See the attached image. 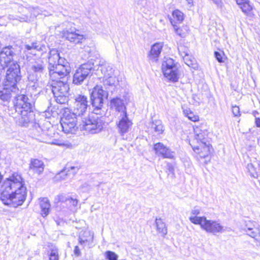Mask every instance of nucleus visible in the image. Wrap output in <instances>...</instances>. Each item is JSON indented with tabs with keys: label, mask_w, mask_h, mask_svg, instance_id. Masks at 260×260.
Listing matches in <instances>:
<instances>
[{
	"label": "nucleus",
	"mask_w": 260,
	"mask_h": 260,
	"mask_svg": "<svg viewBox=\"0 0 260 260\" xmlns=\"http://www.w3.org/2000/svg\"><path fill=\"white\" fill-rule=\"evenodd\" d=\"M82 123L84 129L92 134L101 132L103 128V121L98 116H90L83 119Z\"/></svg>",
	"instance_id": "nucleus-10"
},
{
	"label": "nucleus",
	"mask_w": 260,
	"mask_h": 260,
	"mask_svg": "<svg viewBox=\"0 0 260 260\" xmlns=\"http://www.w3.org/2000/svg\"><path fill=\"white\" fill-rule=\"evenodd\" d=\"M189 219L192 223L195 224L200 225L201 228L203 229V225H204L205 223L206 217L205 216L198 217L197 216H190L189 217Z\"/></svg>",
	"instance_id": "nucleus-37"
},
{
	"label": "nucleus",
	"mask_w": 260,
	"mask_h": 260,
	"mask_svg": "<svg viewBox=\"0 0 260 260\" xmlns=\"http://www.w3.org/2000/svg\"><path fill=\"white\" fill-rule=\"evenodd\" d=\"M232 112L235 116L239 117L241 115L240 108L236 105L232 106Z\"/></svg>",
	"instance_id": "nucleus-45"
},
{
	"label": "nucleus",
	"mask_w": 260,
	"mask_h": 260,
	"mask_svg": "<svg viewBox=\"0 0 260 260\" xmlns=\"http://www.w3.org/2000/svg\"><path fill=\"white\" fill-rule=\"evenodd\" d=\"M248 169H249V171H250V168H253V165L251 164H248L247 166Z\"/></svg>",
	"instance_id": "nucleus-55"
},
{
	"label": "nucleus",
	"mask_w": 260,
	"mask_h": 260,
	"mask_svg": "<svg viewBox=\"0 0 260 260\" xmlns=\"http://www.w3.org/2000/svg\"><path fill=\"white\" fill-rule=\"evenodd\" d=\"M132 121L128 118L127 113L120 114L118 117V121L116 122L118 132L121 136H123L131 129Z\"/></svg>",
	"instance_id": "nucleus-15"
},
{
	"label": "nucleus",
	"mask_w": 260,
	"mask_h": 260,
	"mask_svg": "<svg viewBox=\"0 0 260 260\" xmlns=\"http://www.w3.org/2000/svg\"><path fill=\"white\" fill-rule=\"evenodd\" d=\"M248 0H236L237 5L239 6H241L245 2H247Z\"/></svg>",
	"instance_id": "nucleus-51"
},
{
	"label": "nucleus",
	"mask_w": 260,
	"mask_h": 260,
	"mask_svg": "<svg viewBox=\"0 0 260 260\" xmlns=\"http://www.w3.org/2000/svg\"><path fill=\"white\" fill-rule=\"evenodd\" d=\"M49 260H58V251L57 248L53 246L50 250V253L49 254Z\"/></svg>",
	"instance_id": "nucleus-41"
},
{
	"label": "nucleus",
	"mask_w": 260,
	"mask_h": 260,
	"mask_svg": "<svg viewBox=\"0 0 260 260\" xmlns=\"http://www.w3.org/2000/svg\"><path fill=\"white\" fill-rule=\"evenodd\" d=\"M20 10V12L22 13H24L26 11H28L30 12V16H31V19L41 14V12L38 7H29L27 8L21 7Z\"/></svg>",
	"instance_id": "nucleus-36"
},
{
	"label": "nucleus",
	"mask_w": 260,
	"mask_h": 260,
	"mask_svg": "<svg viewBox=\"0 0 260 260\" xmlns=\"http://www.w3.org/2000/svg\"><path fill=\"white\" fill-rule=\"evenodd\" d=\"M44 162L38 159H31L29 164V170L38 175L41 174L44 170Z\"/></svg>",
	"instance_id": "nucleus-23"
},
{
	"label": "nucleus",
	"mask_w": 260,
	"mask_h": 260,
	"mask_svg": "<svg viewBox=\"0 0 260 260\" xmlns=\"http://www.w3.org/2000/svg\"><path fill=\"white\" fill-rule=\"evenodd\" d=\"M15 49L12 46L4 47L0 52V64L3 69L10 67L14 63L13 58L15 56Z\"/></svg>",
	"instance_id": "nucleus-14"
},
{
	"label": "nucleus",
	"mask_w": 260,
	"mask_h": 260,
	"mask_svg": "<svg viewBox=\"0 0 260 260\" xmlns=\"http://www.w3.org/2000/svg\"><path fill=\"white\" fill-rule=\"evenodd\" d=\"M63 36L71 43L75 44H81L86 39L85 36L77 32L75 28L64 30Z\"/></svg>",
	"instance_id": "nucleus-19"
},
{
	"label": "nucleus",
	"mask_w": 260,
	"mask_h": 260,
	"mask_svg": "<svg viewBox=\"0 0 260 260\" xmlns=\"http://www.w3.org/2000/svg\"><path fill=\"white\" fill-rule=\"evenodd\" d=\"M105 255L108 260H117L118 256L114 252L108 251L105 253Z\"/></svg>",
	"instance_id": "nucleus-44"
},
{
	"label": "nucleus",
	"mask_w": 260,
	"mask_h": 260,
	"mask_svg": "<svg viewBox=\"0 0 260 260\" xmlns=\"http://www.w3.org/2000/svg\"><path fill=\"white\" fill-rule=\"evenodd\" d=\"M242 11V12L248 16H252L254 15L252 10V6L250 4L249 0L247 2H245L241 6L239 7Z\"/></svg>",
	"instance_id": "nucleus-34"
},
{
	"label": "nucleus",
	"mask_w": 260,
	"mask_h": 260,
	"mask_svg": "<svg viewBox=\"0 0 260 260\" xmlns=\"http://www.w3.org/2000/svg\"><path fill=\"white\" fill-rule=\"evenodd\" d=\"M108 96V92L104 90L102 86L96 85L93 88L90 93V99L94 107V113L96 115L103 114L102 109L103 107L104 99H107Z\"/></svg>",
	"instance_id": "nucleus-7"
},
{
	"label": "nucleus",
	"mask_w": 260,
	"mask_h": 260,
	"mask_svg": "<svg viewBox=\"0 0 260 260\" xmlns=\"http://www.w3.org/2000/svg\"><path fill=\"white\" fill-rule=\"evenodd\" d=\"M79 170V168L78 167L71 166L68 167L66 166L63 170H62L57 175V177L60 178L61 180H64L66 179V176L69 173H72L73 175H74Z\"/></svg>",
	"instance_id": "nucleus-29"
},
{
	"label": "nucleus",
	"mask_w": 260,
	"mask_h": 260,
	"mask_svg": "<svg viewBox=\"0 0 260 260\" xmlns=\"http://www.w3.org/2000/svg\"><path fill=\"white\" fill-rule=\"evenodd\" d=\"M186 2L189 8L191 7L193 5V0H186Z\"/></svg>",
	"instance_id": "nucleus-52"
},
{
	"label": "nucleus",
	"mask_w": 260,
	"mask_h": 260,
	"mask_svg": "<svg viewBox=\"0 0 260 260\" xmlns=\"http://www.w3.org/2000/svg\"><path fill=\"white\" fill-rule=\"evenodd\" d=\"M21 79L20 66L14 63L8 68L6 79L4 82V88L0 90V99L4 101H8L13 93L19 90L17 83Z\"/></svg>",
	"instance_id": "nucleus-3"
},
{
	"label": "nucleus",
	"mask_w": 260,
	"mask_h": 260,
	"mask_svg": "<svg viewBox=\"0 0 260 260\" xmlns=\"http://www.w3.org/2000/svg\"><path fill=\"white\" fill-rule=\"evenodd\" d=\"M14 108L15 114L13 117L19 124L25 125L34 119L33 104L25 95L20 94L15 97Z\"/></svg>",
	"instance_id": "nucleus-2"
},
{
	"label": "nucleus",
	"mask_w": 260,
	"mask_h": 260,
	"mask_svg": "<svg viewBox=\"0 0 260 260\" xmlns=\"http://www.w3.org/2000/svg\"><path fill=\"white\" fill-rule=\"evenodd\" d=\"M172 15L173 19L179 22H181L184 19L183 14L178 10L174 11Z\"/></svg>",
	"instance_id": "nucleus-42"
},
{
	"label": "nucleus",
	"mask_w": 260,
	"mask_h": 260,
	"mask_svg": "<svg viewBox=\"0 0 260 260\" xmlns=\"http://www.w3.org/2000/svg\"><path fill=\"white\" fill-rule=\"evenodd\" d=\"M50 83L52 91L57 103L63 104L68 101L69 85L68 83V76L51 79Z\"/></svg>",
	"instance_id": "nucleus-6"
},
{
	"label": "nucleus",
	"mask_w": 260,
	"mask_h": 260,
	"mask_svg": "<svg viewBox=\"0 0 260 260\" xmlns=\"http://www.w3.org/2000/svg\"><path fill=\"white\" fill-rule=\"evenodd\" d=\"M154 150L157 155L161 156L164 158H172L174 157V152L171 151L169 148L161 143H157L154 144Z\"/></svg>",
	"instance_id": "nucleus-21"
},
{
	"label": "nucleus",
	"mask_w": 260,
	"mask_h": 260,
	"mask_svg": "<svg viewBox=\"0 0 260 260\" xmlns=\"http://www.w3.org/2000/svg\"><path fill=\"white\" fill-rule=\"evenodd\" d=\"M35 135L37 139L41 142L60 146L67 145L64 141L59 139V134L56 132L55 128L48 121L43 127H38Z\"/></svg>",
	"instance_id": "nucleus-5"
},
{
	"label": "nucleus",
	"mask_w": 260,
	"mask_h": 260,
	"mask_svg": "<svg viewBox=\"0 0 260 260\" xmlns=\"http://www.w3.org/2000/svg\"><path fill=\"white\" fill-rule=\"evenodd\" d=\"M83 192H88L90 189V185L88 183H83L80 187Z\"/></svg>",
	"instance_id": "nucleus-46"
},
{
	"label": "nucleus",
	"mask_w": 260,
	"mask_h": 260,
	"mask_svg": "<svg viewBox=\"0 0 260 260\" xmlns=\"http://www.w3.org/2000/svg\"><path fill=\"white\" fill-rule=\"evenodd\" d=\"M43 46L41 45L37 42L31 43L30 44L24 45V49L25 52L28 53L35 55L36 51L42 50Z\"/></svg>",
	"instance_id": "nucleus-30"
},
{
	"label": "nucleus",
	"mask_w": 260,
	"mask_h": 260,
	"mask_svg": "<svg viewBox=\"0 0 260 260\" xmlns=\"http://www.w3.org/2000/svg\"><path fill=\"white\" fill-rule=\"evenodd\" d=\"M180 55L183 57L188 55V49L184 46L180 45L178 48Z\"/></svg>",
	"instance_id": "nucleus-43"
},
{
	"label": "nucleus",
	"mask_w": 260,
	"mask_h": 260,
	"mask_svg": "<svg viewBox=\"0 0 260 260\" xmlns=\"http://www.w3.org/2000/svg\"><path fill=\"white\" fill-rule=\"evenodd\" d=\"M161 70L164 76L168 80L173 82L178 81L179 79L178 70L173 59L164 57L162 62Z\"/></svg>",
	"instance_id": "nucleus-8"
},
{
	"label": "nucleus",
	"mask_w": 260,
	"mask_h": 260,
	"mask_svg": "<svg viewBox=\"0 0 260 260\" xmlns=\"http://www.w3.org/2000/svg\"><path fill=\"white\" fill-rule=\"evenodd\" d=\"M255 123L257 127H260V118H256L255 120Z\"/></svg>",
	"instance_id": "nucleus-53"
},
{
	"label": "nucleus",
	"mask_w": 260,
	"mask_h": 260,
	"mask_svg": "<svg viewBox=\"0 0 260 260\" xmlns=\"http://www.w3.org/2000/svg\"><path fill=\"white\" fill-rule=\"evenodd\" d=\"M215 56L216 58V59L220 62H222V54L217 51H215L214 53Z\"/></svg>",
	"instance_id": "nucleus-47"
},
{
	"label": "nucleus",
	"mask_w": 260,
	"mask_h": 260,
	"mask_svg": "<svg viewBox=\"0 0 260 260\" xmlns=\"http://www.w3.org/2000/svg\"><path fill=\"white\" fill-rule=\"evenodd\" d=\"M74 103L71 107V113L75 116H82L86 114L88 107L87 98L81 94L75 96Z\"/></svg>",
	"instance_id": "nucleus-11"
},
{
	"label": "nucleus",
	"mask_w": 260,
	"mask_h": 260,
	"mask_svg": "<svg viewBox=\"0 0 260 260\" xmlns=\"http://www.w3.org/2000/svg\"><path fill=\"white\" fill-rule=\"evenodd\" d=\"M190 144L193 151L198 154L201 158L208 157L210 153L211 146H210L209 143H200V144L197 145H193L191 143Z\"/></svg>",
	"instance_id": "nucleus-20"
},
{
	"label": "nucleus",
	"mask_w": 260,
	"mask_h": 260,
	"mask_svg": "<svg viewBox=\"0 0 260 260\" xmlns=\"http://www.w3.org/2000/svg\"><path fill=\"white\" fill-rule=\"evenodd\" d=\"M150 128L157 134H162L164 131V126L161 121L155 120L150 123Z\"/></svg>",
	"instance_id": "nucleus-32"
},
{
	"label": "nucleus",
	"mask_w": 260,
	"mask_h": 260,
	"mask_svg": "<svg viewBox=\"0 0 260 260\" xmlns=\"http://www.w3.org/2000/svg\"><path fill=\"white\" fill-rule=\"evenodd\" d=\"M200 211L197 208H194L191 211L190 216H197L200 214Z\"/></svg>",
	"instance_id": "nucleus-48"
},
{
	"label": "nucleus",
	"mask_w": 260,
	"mask_h": 260,
	"mask_svg": "<svg viewBox=\"0 0 260 260\" xmlns=\"http://www.w3.org/2000/svg\"><path fill=\"white\" fill-rule=\"evenodd\" d=\"M93 239V233L90 231L86 230L80 234L78 240L81 245H84L85 243L92 242Z\"/></svg>",
	"instance_id": "nucleus-25"
},
{
	"label": "nucleus",
	"mask_w": 260,
	"mask_h": 260,
	"mask_svg": "<svg viewBox=\"0 0 260 260\" xmlns=\"http://www.w3.org/2000/svg\"><path fill=\"white\" fill-rule=\"evenodd\" d=\"M246 233L248 236L260 243V229L259 228L256 227H254L253 229L249 228L248 230H246Z\"/></svg>",
	"instance_id": "nucleus-33"
},
{
	"label": "nucleus",
	"mask_w": 260,
	"mask_h": 260,
	"mask_svg": "<svg viewBox=\"0 0 260 260\" xmlns=\"http://www.w3.org/2000/svg\"><path fill=\"white\" fill-rule=\"evenodd\" d=\"M254 227L255 226L253 224V222L251 221H248L246 223L245 231L246 232V230H248V228H250L251 229H253Z\"/></svg>",
	"instance_id": "nucleus-49"
},
{
	"label": "nucleus",
	"mask_w": 260,
	"mask_h": 260,
	"mask_svg": "<svg viewBox=\"0 0 260 260\" xmlns=\"http://www.w3.org/2000/svg\"><path fill=\"white\" fill-rule=\"evenodd\" d=\"M59 59V54L58 53V51L55 49L51 50L48 57V69L49 70L50 68H54V67H55L56 64H57Z\"/></svg>",
	"instance_id": "nucleus-27"
},
{
	"label": "nucleus",
	"mask_w": 260,
	"mask_h": 260,
	"mask_svg": "<svg viewBox=\"0 0 260 260\" xmlns=\"http://www.w3.org/2000/svg\"><path fill=\"white\" fill-rule=\"evenodd\" d=\"M40 206L41 209V214L43 217L47 216L50 211V204L47 198L40 199Z\"/></svg>",
	"instance_id": "nucleus-28"
},
{
	"label": "nucleus",
	"mask_w": 260,
	"mask_h": 260,
	"mask_svg": "<svg viewBox=\"0 0 260 260\" xmlns=\"http://www.w3.org/2000/svg\"><path fill=\"white\" fill-rule=\"evenodd\" d=\"M155 224L157 231L161 234V236L165 237L168 233L167 227L166 223L161 218H156Z\"/></svg>",
	"instance_id": "nucleus-31"
},
{
	"label": "nucleus",
	"mask_w": 260,
	"mask_h": 260,
	"mask_svg": "<svg viewBox=\"0 0 260 260\" xmlns=\"http://www.w3.org/2000/svg\"><path fill=\"white\" fill-rule=\"evenodd\" d=\"M110 105L112 108L121 112L120 114L126 113V107L124 105L123 101L120 98H115L111 100Z\"/></svg>",
	"instance_id": "nucleus-24"
},
{
	"label": "nucleus",
	"mask_w": 260,
	"mask_h": 260,
	"mask_svg": "<svg viewBox=\"0 0 260 260\" xmlns=\"http://www.w3.org/2000/svg\"><path fill=\"white\" fill-rule=\"evenodd\" d=\"M21 7L19 8V14L14 15H9L8 18L10 20H17L21 22H30L31 20V16L25 14L27 12L26 11L24 13H22L20 12Z\"/></svg>",
	"instance_id": "nucleus-26"
},
{
	"label": "nucleus",
	"mask_w": 260,
	"mask_h": 260,
	"mask_svg": "<svg viewBox=\"0 0 260 260\" xmlns=\"http://www.w3.org/2000/svg\"><path fill=\"white\" fill-rule=\"evenodd\" d=\"M184 62L189 67H190L193 69H196L198 67V65L196 63V60L194 58L189 56V54L186 56L183 57Z\"/></svg>",
	"instance_id": "nucleus-39"
},
{
	"label": "nucleus",
	"mask_w": 260,
	"mask_h": 260,
	"mask_svg": "<svg viewBox=\"0 0 260 260\" xmlns=\"http://www.w3.org/2000/svg\"><path fill=\"white\" fill-rule=\"evenodd\" d=\"M26 194L24 181L18 173H14L7 178L0 188V199L10 207L16 208L22 205Z\"/></svg>",
	"instance_id": "nucleus-1"
},
{
	"label": "nucleus",
	"mask_w": 260,
	"mask_h": 260,
	"mask_svg": "<svg viewBox=\"0 0 260 260\" xmlns=\"http://www.w3.org/2000/svg\"><path fill=\"white\" fill-rule=\"evenodd\" d=\"M93 64L90 62L84 63L80 66L76 71L74 76L73 83L81 84L88 76L91 75Z\"/></svg>",
	"instance_id": "nucleus-13"
},
{
	"label": "nucleus",
	"mask_w": 260,
	"mask_h": 260,
	"mask_svg": "<svg viewBox=\"0 0 260 260\" xmlns=\"http://www.w3.org/2000/svg\"><path fill=\"white\" fill-rule=\"evenodd\" d=\"M74 254L78 256L81 254V252L78 246H76L74 250Z\"/></svg>",
	"instance_id": "nucleus-50"
},
{
	"label": "nucleus",
	"mask_w": 260,
	"mask_h": 260,
	"mask_svg": "<svg viewBox=\"0 0 260 260\" xmlns=\"http://www.w3.org/2000/svg\"><path fill=\"white\" fill-rule=\"evenodd\" d=\"M203 229L206 232L212 233L214 235L217 233H222L225 231L224 227L221 224L219 220L206 219L205 223L203 225Z\"/></svg>",
	"instance_id": "nucleus-17"
},
{
	"label": "nucleus",
	"mask_w": 260,
	"mask_h": 260,
	"mask_svg": "<svg viewBox=\"0 0 260 260\" xmlns=\"http://www.w3.org/2000/svg\"><path fill=\"white\" fill-rule=\"evenodd\" d=\"M45 64L41 59H37L32 61L27 68L28 85L34 88L41 87L45 81L42 77L45 75Z\"/></svg>",
	"instance_id": "nucleus-4"
},
{
	"label": "nucleus",
	"mask_w": 260,
	"mask_h": 260,
	"mask_svg": "<svg viewBox=\"0 0 260 260\" xmlns=\"http://www.w3.org/2000/svg\"><path fill=\"white\" fill-rule=\"evenodd\" d=\"M171 23L173 25L175 32L181 37H185L187 32V27L184 26L182 28H180L178 27L177 25L173 24L172 21H171Z\"/></svg>",
	"instance_id": "nucleus-40"
},
{
	"label": "nucleus",
	"mask_w": 260,
	"mask_h": 260,
	"mask_svg": "<svg viewBox=\"0 0 260 260\" xmlns=\"http://www.w3.org/2000/svg\"><path fill=\"white\" fill-rule=\"evenodd\" d=\"M60 124L64 133L73 134L77 129V117L69 110H65L60 120Z\"/></svg>",
	"instance_id": "nucleus-9"
},
{
	"label": "nucleus",
	"mask_w": 260,
	"mask_h": 260,
	"mask_svg": "<svg viewBox=\"0 0 260 260\" xmlns=\"http://www.w3.org/2000/svg\"><path fill=\"white\" fill-rule=\"evenodd\" d=\"M183 112L184 115L187 117L190 120L194 122L199 120V118L198 116L194 115V113L189 109L183 108Z\"/></svg>",
	"instance_id": "nucleus-38"
},
{
	"label": "nucleus",
	"mask_w": 260,
	"mask_h": 260,
	"mask_svg": "<svg viewBox=\"0 0 260 260\" xmlns=\"http://www.w3.org/2000/svg\"><path fill=\"white\" fill-rule=\"evenodd\" d=\"M54 68H50V77L51 79L68 76L71 72L69 63L63 58L59 56V59Z\"/></svg>",
	"instance_id": "nucleus-12"
},
{
	"label": "nucleus",
	"mask_w": 260,
	"mask_h": 260,
	"mask_svg": "<svg viewBox=\"0 0 260 260\" xmlns=\"http://www.w3.org/2000/svg\"><path fill=\"white\" fill-rule=\"evenodd\" d=\"M104 75L103 82L105 85H114L116 77L114 75V70L112 66L109 64L102 65L101 69Z\"/></svg>",
	"instance_id": "nucleus-16"
},
{
	"label": "nucleus",
	"mask_w": 260,
	"mask_h": 260,
	"mask_svg": "<svg viewBox=\"0 0 260 260\" xmlns=\"http://www.w3.org/2000/svg\"><path fill=\"white\" fill-rule=\"evenodd\" d=\"M59 201L61 202H66L67 205H69L70 208L72 209L76 207L78 204V201L72 198H66L63 195H59L58 196Z\"/></svg>",
	"instance_id": "nucleus-35"
},
{
	"label": "nucleus",
	"mask_w": 260,
	"mask_h": 260,
	"mask_svg": "<svg viewBox=\"0 0 260 260\" xmlns=\"http://www.w3.org/2000/svg\"><path fill=\"white\" fill-rule=\"evenodd\" d=\"M163 44L162 43H156L153 44L148 54L149 60L153 62H157L158 57L162 51Z\"/></svg>",
	"instance_id": "nucleus-22"
},
{
	"label": "nucleus",
	"mask_w": 260,
	"mask_h": 260,
	"mask_svg": "<svg viewBox=\"0 0 260 260\" xmlns=\"http://www.w3.org/2000/svg\"><path fill=\"white\" fill-rule=\"evenodd\" d=\"M194 139L191 141L193 145H195V141L198 144L208 142V132L205 125H199L194 127Z\"/></svg>",
	"instance_id": "nucleus-18"
},
{
	"label": "nucleus",
	"mask_w": 260,
	"mask_h": 260,
	"mask_svg": "<svg viewBox=\"0 0 260 260\" xmlns=\"http://www.w3.org/2000/svg\"><path fill=\"white\" fill-rule=\"evenodd\" d=\"M212 1L217 6H219L221 3L220 0H212Z\"/></svg>",
	"instance_id": "nucleus-54"
}]
</instances>
